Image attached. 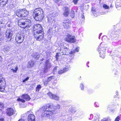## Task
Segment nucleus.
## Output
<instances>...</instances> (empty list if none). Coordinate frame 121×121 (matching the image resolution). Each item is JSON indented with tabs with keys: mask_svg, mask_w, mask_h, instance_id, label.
<instances>
[{
	"mask_svg": "<svg viewBox=\"0 0 121 121\" xmlns=\"http://www.w3.org/2000/svg\"><path fill=\"white\" fill-rule=\"evenodd\" d=\"M60 105L58 104L55 106H53L51 107L50 105L48 104L46 106H43L41 108L40 111L42 113L41 116L42 117L51 118L54 116V111L55 109H60Z\"/></svg>",
	"mask_w": 121,
	"mask_h": 121,
	"instance_id": "nucleus-1",
	"label": "nucleus"
},
{
	"mask_svg": "<svg viewBox=\"0 0 121 121\" xmlns=\"http://www.w3.org/2000/svg\"><path fill=\"white\" fill-rule=\"evenodd\" d=\"M60 50L61 51V53L58 52L56 53V58L57 60H58V57L63 55H73L75 53V51H70L69 49L65 47L64 45L61 46L60 47Z\"/></svg>",
	"mask_w": 121,
	"mask_h": 121,
	"instance_id": "nucleus-2",
	"label": "nucleus"
},
{
	"mask_svg": "<svg viewBox=\"0 0 121 121\" xmlns=\"http://www.w3.org/2000/svg\"><path fill=\"white\" fill-rule=\"evenodd\" d=\"M43 11L42 9L40 8L35 9L33 13V16L37 21H41L44 17Z\"/></svg>",
	"mask_w": 121,
	"mask_h": 121,
	"instance_id": "nucleus-3",
	"label": "nucleus"
},
{
	"mask_svg": "<svg viewBox=\"0 0 121 121\" xmlns=\"http://www.w3.org/2000/svg\"><path fill=\"white\" fill-rule=\"evenodd\" d=\"M18 25L21 28H25L29 27L31 25L30 20L28 19H21L18 21Z\"/></svg>",
	"mask_w": 121,
	"mask_h": 121,
	"instance_id": "nucleus-4",
	"label": "nucleus"
},
{
	"mask_svg": "<svg viewBox=\"0 0 121 121\" xmlns=\"http://www.w3.org/2000/svg\"><path fill=\"white\" fill-rule=\"evenodd\" d=\"M33 33L35 38L37 40L40 41L43 39L44 35L42 27L41 29H38L34 31Z\"/></svg>",
	"mask_w": 121,
	"mask_h": 121,
	"instance_id": "nucleus-5",
	"label": "nucleus"
},
{
	"mask_svg": "<svg viewBox=\"0 0 121 121\" xmlns=\"http://www.w3.org/2000/svg\"><path fill=\"white\" fill-rule=\"evenodd\" d=\"M107 46L106 44H102L101 43L98 46V51L99 52L100 56L103 58L105 57V51Z\"/></svg>",
	"mask_w": 121,
	"mask_h": 121,
	"instance_id": "nucleus-6",
	"label": "nucleus"
},
{
	"mask_svg": "<svg viewBox=\"0 0 121 121\" xmlns=\"http://www.w3.org/2000/svg\"><path fill=\"white\" fill-rule=\"evenodd\" d=\"M16 15L19 17H25L27 16L29 14V11L25 9L17 10L15 12Z\"/></svg>",
	"mask_w": 121,
	"mask_h": 121,
	"instance_id": "nucleus-7",
	"label": "nucleus"
},
{
	"mask_svg": "<svg viewBox=\"0 0 121 121\" xmlns=\"http://www.w3.org/2000/svg\"><path fill=\"white\" fill-rule=\"evenodd\" d=\"M24 36L22 33L17 34L15 37V40L17 43H21L23 41Z\"/></svg>",
	"mask_w": 121,
	"mask_h": 121,
	"instance_id": "nucleus-8",
	"label": "nucleus"
},
{
	"mask_svg": "<svg viewBox=\"0 0 121 121\" xmlns=\"http://www.w3.org/2000/svg\"><path fill=\"white\" fill-rule=\"evenodd\" d=\"M65 39L66 41L70 43H74L76 40L74 36H73L69 34L67 35Z\"/></svg>",
	"mask_w": 121,
	"mask_h": 121,
	"instance_id": "nucleus-9",
	"label": "nucleus"
},
{
	"mask_svg": "<svg viewBox=\"0 0 121 121\" xmlns=\"http://www.w3.org/2000/svg\"><path fill=\"white\" fill-rule=\"evenodd\" d=\"M57 15V13L56 12L53 11L51 12L49 17L48 18V22L52 23L54 20V17Z\"/></svg>",
	"mask_w": 121,
	"mask_h": 121,
	"instance_id": "nucleus-10",
	"label": "nucleus"
},
{
	"mask_svg": "<svg viewBox=\"0 0 121 121\" xmlns=\"http://www.w3.org/2000/svg\"><path fill=\"white\" fill-rule=\"evenodd\" d=\"M6 85L4 79L3 78H0V91H3L4 90Z\"/></svg>",
	"mask_w": 121,
	"mask_h": 121,
	"instance_id": "nucleus-11",
	"label": "nucleus"
},
{
	"mask_svg": "<svg viewBox=\"0 0 121 121\" xmlns=\"http://www.w3.org/2000/svg\"><path fill=\"white\" fill-rule=\"evenodd\" d=\"M95 115V120L93 121H99V114L96 113ZM100 121H111V120L109 118H105L101 120Z\"/></svg>",
	"mask_w": 121,
	"mask_h": 121,
	"instance_id": "nucleus-12",
	"label": "nucleus"
},
{
	"mask_svg": "<svg viewBox=\"0 0 121 121\" xmlns=\"http://www.w3.org/2000/svg\"><path fill=\"white\" fill-rule=\"evenodd\" d=\"M52 67L51 63H50L48 60H47L45 61L44 71L46 73L48 71V70Z\"/></svg>",
	"mask_w": 121,
	"mask_h": 121,
	"instance_id": "nucleus-13",
	"label": "nucleus"
},
{
	"mask_svg": "<svg viewBox=\"0 0 121 121\" xmlns=\"http://www.w3.org/2000/svg\"><path fill=\"white\" fill-rule=\"evenodd\" d=\"M63 24L64 28L67 29L69 28L71 23L69 20L66 19L63 21Z\"/></svg>",
	"mask_w": 121,
	"mask_h": 121,
	"instance_id": "nucleus-14",
	"label": "nucleus"
},
{
	"mask_svg": "<svg viewBox=\"0 0 121 121\" xmlns=\"http://www.w3.org/2000/svg\"><path fill=\"white\" fill-rule=\"evenodd\" d=\"M13 33L11 30H7L5 33V37L7 39V41H10L11 39Z\"/></svg>",
	"mask_w": 121,
	"mask_h": 121,
	"instance_id": "nucleus-15",
	"label": "nucleus"
},
{
	"mask_svg": "<svg viewBox=\"0 0 121 121\" xmlns=\"http://www.w3.org/2000/svg\"><path fill=\"white\" fill-rule=\"evenodd\" d=\"M50 98L54 100H59V97L58 95L52 94L50 92L48 94Z\"/></svg>",
	"mask_w": 121,
	"mask_h": 121,
	"instance_id": "nucleus-16",
	"label": "nucleus"
},
{
	"mask_svg": "<svg viewBox=\"0 0 121 121\" xmlns=\"http://www.w3.org/2000/svg\"><path fill=\"white\" fill-rule=\"evenodd\" d=\"M6 113L7 115L10 116L14 114V110L11 108H8L7 110Z\"/></svg>",
	"mask_w": 121,
	"mask_h": 121,
	"instance_id": "nucleus-17",
	"label": "nucleus"
},
{
	"mask_svg": "<svg viewBox=\"0 0 121 121\" xmlns=\"http://www.w3.org/2000/svg\"><path fill=\"white\" fill-rule=\"evenodd\" d=\"M55 32L56 31L55 30V28L51 27L49 28L47 32L50 35H52L54 34Z\"/></svg>",
	"mask_w": 121,
	"mask_h": 121,
	"instance_id": "nucleus-18",
	"label": "nucleus"
},
{
	"mask_svg": "<svg viewBox=\"0 0 121 121\" xmlns=\"http://www.w3.org/2000/svg\"><path fill=\"white\" fill-rule=\"evenodd\" d=\"M28 121H35V117L32 114H30L28 117Z\"/></svg>",
	"mask_w": 121,
	"mask_h": 121,
	"instance_id": "nucleus-19",
	"label": "nucleus"
},
{
	"mask_svg": "<svg viewBox=\"0 0 121 121\" xmlns=\"http://www.w3.org/2000/svg\"><path fill=\"white\" fill-rule=\"evenodd\" d=\"M5 21L4 18H2L1 20H0V28H2L5 26Z\"/></svg>",
	"mask_w": 121,
	"mask_h": 121,
	"instance_id": "nucleus-20",
	"label": "nucleus"
},
{
	"mask_svg": "<svg viewBox=\"0 0 121 121\" xmlns=\"http://www.w3.org/2000/svg\"><path fill=\"white\" fill-rule=\"evenodd\" d=\"M8 0H0V6L1 7L5 6L7 3Z\"/></svg>",
	"mask_w": 121,
	"mask_h": 121,
	"instance_id": "nucleus-21",
	"label": "nucleus"
},
{
	"mask_svg": "<svg viewBox=\"0 0 121 121\" xmlns=\"http://www.w3.org/2000/svg\"><path fill=\"white\" fill-rule=\"evenodd\" d=\"M42 26L39 24H35L33 26V29L34 31L36 30L37 29H42Z\"/></svg>",
	"mask_w": 121,
	"mask_h": 121,
	"instance_id": "nucleus-22",
	"label": "nucleus"
},
{
	"mask_svg": "<svg viewBox=\"0 0 121 121\" xmlns=\"http://www.w3.org/2000/svg\"><path fill=\"white\" fill-rule=\"evenodd\" d=\"M91 11L93 13L92 15L94 17H96L98 15V14L96 12L95 8L92 7Z\"/></svg>",
	"mask_w": 121,
	"mask_h": 121,
	"instance_id": "nucleus-23",
	"label": "nucleus"
},
{
	"mask_svg": "<svg viewBox=\"0 0 121 121\" xmlns=\"http://www.w3.org/2000/svg\"><path fill=\"white\" fill-rule=\"evenodd\" d=\"M65 10L64 11V15L66 17L69 14V9L68 7H65Z\"/></svg>",
	"mask_w": 121,
	"mask_h": 121,
	"instance_id": "nucleus-24",
	"label": "nucleus"
},
{
	"mask_svg": "<svg viewBox=\"0 0 121 121\" xmlns=\"http://www.w3.org/2000/svg\"><path fill=\"white\" fill-rule=\"evenodd\" d=\"M22 98L26 100V101H29L30 99V98L28 95L27 94H23L22 96Z\"/></svg>",
	"mask_w": 121,
	"mask_h": 121,
	"instance_id": "nucleus-25",
	"label": "nucleus"
},
{
	"mask_svg": "<svg viewBox=\"0 0 121 121\" xmlns=\"http://www.w3.org/2000/svg\"><path fill=\"white\" fill-rule=\"evenodd\" d=\"M3 50L5 52H9L10 50L9 46L7 45H5L3 49Z\"/></svg>",
	"mask_w": 121,
	"mask_h": 121,
	"instance_id": "nucleus-26",
	"label": "nucleus"
},
{
	"mask_svg": "<svg viewBox=\"0 0 121 121\" xmlns=\"http://www.w3.org/2000/svg\"><path fill=\"white\" fill-rule=\"evenodd\" d=\"M34 62L32 61H30L28 64V67L30 68L33 67L34 65Z\"/></svg>",
	"mask_w": 121,
	"mask_h": 121,
	"instance_id": "nucleus-27",
	"label": "nucleus"
},
{
	"mask_svg": "<svg viewBox=\"0 0 121 121\" xmlns=\"http://www.w3.org/2000/svg\"><path fill=\"white\" fill-rule=\"evenodd\" d=\"M76 108L74 107H73L69 109V111L72 114H74L76 111Z\"/></svg>",
	"mask_w": 121,
	"mask_h": 121,
	"instance_id": "nucleus-28",
	"label": "nucleus"
},
{
	"mask_svg": "<svg viewBox=\"0 0 121 121\" xmlns=\"http://www.w3.org/2000/svg\"><path fill=\"white\" fill-rule=\"evenodd\" d=\"M41 86L40 84H39L37 85L36 88V91L37 92H38L39 90L41 89Z\"/></svg>",
	"mask_w": 121,
	"mask_h": 121,
	"instance_id": "nucleus-29",
	"label": "nucleus"
},
{
	"mask_svg": "<svg viewBox=\"0 0 121 121\" xmlns=\"http://www.w3.org/2000/svg\"><path fill=\"white\" fill-rule=\"evenodd\" d=\"M70 68V65L67 64L66 65L64 69L66 72L69 70V68Z\"/></svg>",
	"mask_w": 121,
	"mask_h": 121,
	"instance_id": "nucleus-30",
	"label": "nucleus"
},
{
	"mask_svg": "<svg viewBox=\"0 0 121 121\" xmlns=\"http://www.w3.org/2000/svg\"><path fill=\"white\" fill-rule=\"evenodd\" d=\"M66 72L65 69H60L58 71V73L59 74H62Z\"/></svg>",
	"mask_w": 121,
	"mask_h": 121,
	"instance_id": "nucleus-31",
	"label": "nucleus"
},
{
	"mask_svg": "<svg viewBox=\"0 0 121 121\" xmlns=\"http://www.w3.org/2000/svg\"><path fill=\"white\" fill-rule=\"evenodd\" d=\"M70 16L71 17L73 18L74 17V11L71 10L70 12Z\"/></svg>",
	"mask_w": 121,
	"mask_h": 121,
	"instance_id": "nucleus-32",
	"label": "nucleus"
},
{
	"mask_svg": "<svg viewBox=\"0 0 121 121\" xmlns=\"http://www.w3.org/2000/svg\"><path fill=\"white\" fill-rule=\"evenodd\" d=\"M18 69L17 66L14 69H11V70H12L13 72L14 73H16Z\"/></svg>",
	"mask_w": 121,
	"mask_h": 121,
	"instance_id": "nucleus-33",
	"label": "nucleus"
},
{
	"mask_svg": "<svg viewBox=\"0 0 121 121\" xmlns=\"http://www.w3.org/2000/svg\"><path fill=\"white\" fill-rule=\"evenodd\" d=\"M54 77L53 76H51L48 78L47 80L49 82L51 80L54 78Z\"/></svg>",
	"mask_w": 121,
	"mask_h": 121,
	"instance_id": "nucleus-34",
	"label": "nucleus"
},
{
	"mask_svg": "<svg viewBox=\"0 0 121 121\" xmlns=\"http://www.w3.org/2000/svg\"><path fill=\"white\" fill-rule=\"evenodd\" d=\"M55 2L56 3L60 5L61 4V3H62V0H56Z\"/></svg>",
	"mask_w": 121,
	"mask_h": 121,
	"instance_id": "nucleus-35",
	"label": "nucleus"
},
{
	"mask_svg": "<svg viewBox=\"0 0 121 121\" xmlns=\"http://www.w3.org/2000/svg\"><path fill=\"white\" fill-rule=\"evenodd\" d=\"M17 101H18L21 102L22 103H25V101L23 99H22L20 98H18L17 99Z\"/></svg>",
	"mask_w": 121,
	"mask_h": 121,
	"instance_id": "nucleus-36",
	"label": "nucleus"
},
{
	"mask_svg": "<svg viewBox=\"0 0 121 121\" xmlns=\"http://www.w3.org/2000/svg\"><path fill=\"white\" fill-rule=\"evenodd\" d=\"M2 110L0 109V115L2 114ZM0 121H4V119L3 118L0 117Z\"/></svg>",
	"mask_w": 121,
	"mask_h": 121,
	"instance_id": "nucleus-37",
	"label": "nucleus"
},
{
	"mask_svg": "<svg viewBox=\"0 0 121 121\" xmlns=\"http://www.w3.org/2000/svg\"><path fill=\"white\" fill-rule=\"evenodd\" d=\"M80 88H81V89L82 90H84V86L83 85L82 83H81L80 84Z\"/></svg>",
	"mask_w": 121,
	"mask_h": 121,
	"instance_id": "nucleus-38",
	"label": "nucleus"
},
{
	"mask_svg": "<svg viewBox=\"0 0 121 121\" xmlns=\"http://www.w3.org/2000/svg\"><path fill=\"white\" fill-rule=\"evenodd\" d=\"M4 107V105L3 103L0 102V108L1 109H3Z\"/></svg>",
	"mask_w": 121,
	"mask_h": 121,
	"instance_id": "nucleus-39",
	"label": "nucleus"
},
{
	"mask_svg": "<svg viewBox=\"0 0 121 121\" xmlns=\"http://www.w3.org/2000/svg\"><path fill=\"white\" fill-rule=\"evenodd\" d=\"M94 105L96 107H98L99 106V103L97 102H95L94 104Z\"/></svg>",
	"mask_w": 121,
	"mask_h": 121,
	"instance_id": "nucleus-40",
	"label": "nucleus"
},
{
	"mask_svg": "<svg viewBox=\"0 0 121 121\" xmlns=\"http://www.w3.org/2000/svg\"><path fill=\"white\" fill-rule=\"evenodd\" d=\"M103 7L105 9H108L109 8V6L105 4H104L103 6Z\"/></svg>",
	"mask_w": 121,
	"mask_h": 121,
	"instance_id": "nucleus-41",
	"label": "nucleus"
},
{
	"mask_svg": "<svg viewBox=\"0 0 121 121\" xmlns=\"http://www.w3.org/2000/svg\"><path fill=\"white\" fill-rule=\"evenodd\" d=\"M38 54V53L37 52L34 53L33 55V57H34L35 58L36 57H37V56Z\"/></svg>",
	"mask_w": 121,
	"mask_h": 121,
	"instance_id": "nucleus-42",
	"label": "nucleus"
},
{
	"mask_svg": "<svg viewBox=\"0 0 121 121\" xmlns=\"http://www.w3.org/2000/svg\"><path fill=\"white\" fill-rule=\"evenodd\" d=\"M107 38V37L106 36H103L102 38V40L103 41H105L106 40Z\"/></svg>",
	"mask_w": 121,
	"mask_h": 121,
	"instance_id": "nucleus-43",
	"label": "nucleus"
},
{
	"mask_svg": "<svg viewBox=\"0 0 121 121\" xmlns=\"http://www.w3.org/2000/svg\"><path fill=\"white\" fill-rule=\"evenodd\" d=\"M49 82L47 80H45V81L43 82V84L44 85L46 86L47 84Z\"/></svg>",
	"mask_w": 121,
	"mask_h": 121,
	"instance_id": "nucleus-44",
	"label": "nucleus"
},
{
	"mask_svg": "<svg viewBox=\"0 0 121 121\" xmlns=\"http://www.w3.org/2000/svg\"><path fill=\"white\" fill-rule=\"evenodd\" d=\"M116 7L118 6H121V3L119 2H117L116 4Z\"/></svg>",
	"mask_w": 121,
	"mask_h": 121,
	"instance_id": "nucleus-45",
	"label": "nucleus"
},
{
	"mask_svg": "<svg viewBox=\"0 0 121 121\" xmlns=\"http://www.w3.org/2000/svg\"><path fill=\"white\" fill-rule=\"evenodd\" d=\"M46 1V0H40V1L41 3H43L44 5L46 4L45 3Z\"/></svg>",
	"mask_w": 121,
	"mask_h": 121,
	"instance_id": "nucleus-46",
	"label": "nucleus"
},
{
	"mask_svg": "<svg viewBox=\"0 0 121 121\" xmlns=\"http://www.w3.org/2000/svg\"><path fill=\"white\" fill-rule=\"evenodd\" d=\"M79 50V47H77L75 48V50H74L75 51V52H78Z\"/></svg>",
	"mask_w": 121,
	"mask_h": 121,
	"instance_id": "nucleus-47",
	"label": "nucleus"
},
{
	"mask_svg": "<svg viewBox=\"0 0 121 121\" xmlns=\"http://www.w3.org/2000/svg\"><path fill=\"white\" fill-rule=\"evenodd\" d=\"M29 77H27L25 79L23 80L22 81V82H25L26 81H27L29 79Z\"/></svg>",
	"mask_w": 121,
	"mask_h": 121,
	"instance_id": "nucleus-48",
	"label": "nucleus"
},
{
	"mask_svg": "<svg viewBox=\"0 0 121 121\" xmlns=\"http://www.w3.org/2000/svg\"><path fill=\"white\" fill-rule=\"evenodd\" d=\"M120 119V117L119 116H118L115 119V121H119Z\"/></svg>",
	"mask_w": 121,
	"mask_h": 121,
	"instance_id": "nucleus-49",
	"label": "nucleus"
},
{
	"mask_svg": "<svg viewBox=\"0 0 121 121\" xmlns=\"http://www.w3.org/2000/svg\"><path fill=\"white\" fill-rule=\"evenodd\" d=\"M93 117V114H91L90 115V117L89 118V120H92Z\"/></svg>",
	"mask_w": 121,
	"mask_h": 121,
	"instance_id": "nucleus-50",
	"label": "nucleus"
},
{
	"mask_svg": "<svg viewBox=\"0 0 121 121\" xmlns=\"http://www.w3.org/2000/svg\"><path fill=\"white\" fill-rule=\"evenodd\" d=\"M78 0H73V2L75 4H76L78 1Z\"/></svg>",
	"mask_w": 121,
	"mask_h": 121,
	"instance_id": "nucleus-51",
	"label": "nucleus"
},
{
	"mask_svg": "<svg viewBox=\"0 0 121 121\" xmlns=\"http://www.w3.org/2000/svg\"><path fill=\"white\" fill-rule=\"evenodd\" d=\"M50 57V56L49 54H47V60H48L49 59V58Z\"/></svg>",
	"mask_w": 121,
	"mask_h": 121,
	"instance_id": "nucleus-52",
	"label": "nucleus"
},
{
	"mask_svg": "<svg viewBox=\"0 0 121 121\" xmlns=\"http://www.w3.org/2000/svg\"><path fill=\"white\" fill-rule=\"evenodd\" d=\"M3 60V59L2 57L0 56V63Z\"/></svg>",
	"mask_w": 121,
	"mask_h": 121,
	"instance_id": "nucleus-53",
	"label": "nucleus"
},
{
	"mask_svg": "<svg viewBox=\"0 0 121 121\" xmlns=\"http://www.w3.org/2000/svg\"><path fill=\"white\" fill-rule=\"evenodd\" d=\"M40 56V54H38V55H37V57H36V58H36L37 59H38L39 57Z\"/></svg>",
	"mask_w": 121,
	"mask_h": 121,
	"instance_id": "nucleus-54",
	"label": "nucleus"
},
{
	"mask_svg": "<svg viewBox=\"0 0 121 121\" xmlns=\"http://www.w3.org/2000/svg\"><path fill=\"white\" fill-rule=\"evenodd\" d=\"M83 14H82V16H81V17L82 18H85V17H84V15H83Z\"/></svg>",
	"mask_w": 121,
	"mask_h": 121,
	"instance_id": "nucleus-55",
	"label": "nucleus"
},
{
	"mask_svg": "<svg viewBox=\"0 0 121 121\" xmlns=\"http://www.w3.org/2000/svg\"><path fill=\"white\" fill-rule=\"evenodd\" d=\"M18 121H25V120L23 119L19 120Z\"/></svg>",
	"mask_w": 121,
	"mask_h": 121,
	"instance_id": "nucleus-56",
	"label": "nucleus"
},
{
	"mask_svg": "<svg viewBox=\"0 0 121 121\" xmlns=\"http://www.w3.org/2000/svg\"><path fill=\"white\" fill-rule=\"evenodd\" d=\"M11 26V25L10 24H8L7 25V26L8 27H10Z\"/></svg>",
	"mask_w": 121,
	"mask_h": 121,
	"instance_id": "nucleus-57",
	"label": "nucleus"
},
{
	"mask_svg": "<svg viewBox=\"0 0 121 121\" xmlns=\"http://www.w3.org/2000/svg\"><path fill=\"white\" fill-rule=\"evenodd\" d=\"M44 60V59L42 58V59H40V60L41 61H43Z\"/></svg>",
	"mask_w": 121,
	"mask_h": 121,
	"instance_id": "nucleus-58",
	"label": "nucleus"
},
{
	"mask_svg": "<svg viewBox=\"0 0 121 121\" xmlns=\"http://www.w3.org/2000/svg\"><path fill=\"white\" fill-rule=\"evenodd\" d=\"M2 38H2H1V39H0V41H2V40L3 39V38H4L3 37Z\"/></svg>",
	"mask_w": 121,
	"mask_h": 121,
	"instance_id": "nucleus-59",
	"label": "nucleus"
},
{
	"mask_svg": "<svg viewBox=\"0 0 121 121\" xmlns=\"http://www.w3.org/2000/svg\"><path fill=\"white\" fill-rule=\"evenodd\" d=\"M116 93H117V95H118V92L117 91Z\"/></svg>",
	"mask_w": 121,
	"mask_h": 121,
	"instance_id": "nucleus-60",
	"label": "nucleus"
},
{
	"mask_svg": "<svg viewBox=\"0 0 121 121\" xmlns=\"http://www.w3.org/2000/svg\"><path fill=\"white\" fill-rule=\"evenodd\" d=\"M102 33H100V34H99V36H100L101 35H102Z\"/></svg>",
	"mask_w": 121,
	"mask_h": 121,
	"instance_id": "nucleus-61",
	"label": "nucleus"
},
{
	"mask_svg": "<svg viewBox=\"0 0 121 121\" xmlns=\"http://www.w3.org/2000/svg\"><path fill=\"white\" fill-rule=\"evenodd\" d=\"M89 61H88L87 62V64H89Z\"/></svg>",
	"mask_w": 121,
	"mask_h": 121,
	"instance_id": "nucleus-62",
	"label": "nucleus"
},
{
	"mask_svg": "<svg viewBox=\"0 0 121 121\" xmlns=\"http://www.w3.org/2000/svg\"><path fill=\"white\" fill-rule=\"evenodd\" d=\"M29 112H27V114H29Z\"/></svg>",
	"mask_w": 121,
	"mask_h": 121,
	"instance_id": "nucleus-63",
	"label": "nucleus"
},
{
	"mask_svg": "<svg viewBox=\"0 0 121 121\" xmlns=\"http://www.w3.org/2000/svg\"><path fill=\"white\" fill-rule=\"evenodd\" d=\"M99 39H100V36H99Z\"/></svg>",
	"mask_w": 121,
	"mask_h": 121,
	"instance_id": "nucleus-64",
	"label": "nucleus"
}]
</instances>
